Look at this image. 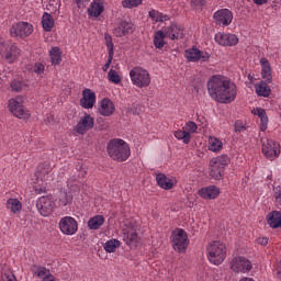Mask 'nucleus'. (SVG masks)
<instances>
[{
    "label": "nucleus",
    "instance_id": "37",
    "mask_svg": "<svg viewBox=\"0 0 281 281\" xmlns=\"http://www.w3.org/2000/svg\"><path fill=\"white\" fill-rule=\"evenodd\" d=\"M121 246L122 243L120 240L110 239L104 244L103 249L106 251V254H115Z\"/></svg>",
    "mask_w": 281,
    "mask_h": 281
},
{
    "label": "nucleus",
    "instance_id": "49",
    "mask_svg": "<svg viewBox=\"0 0 281 281\" xmlns=\"http://www.w3.org/2000/svg\"><path fill=\"white\" fill-rule=\"evenodd\" d=\"M273 276L281 281V261H278L273 268Z\"/></svg>",
    "mask_w": 281,
    "mask_h": 281
},
{
    "label": "nucleus",
    "instance_id": "46",
    "mask_svg": "<svg viewBox=\"0 0 281 281\" xmlns=\"http://www.w3.org/2000/svg\"><path fill=\"white\" fill-rule=\"evenodd\" d=\"M33 72L37 74V76H43V74H45V64L35 63L33 66Z\"/></svg>",
    "mask_w": 281,
    "mask_h": 281
},
{
    "label": "nucleus",
    "instance_id": "52",
    "mask_svg": "<svg viewBox=\"0 0 281 281\" xmlns=\"http://www.w3.org/2000/svg\"><path fill=\"white\" fill-rule=\"evenodd\" d=\"M42 281H56V278L53 274H48V277H44Z\"/></svg>",
    "mask_w": 281,
    "mask_h": 281
},
{
    "label": "nucleus",
    "instance_id": "27",
    "mask_svg": "<svg viewBox=\"0 0 281 281\" xmlns=\"http://www.w3.org/2000/svg\"><path fill=\"white\" fill-rule=\"evenodd\" d=\"M267 223L271 229H281V212L272 211L267 215Z\"/></svg>",
    "mask_w": 281,
    "mask_h": 281
},
{
    "label": "nucleus",
    "instance_id": "53",
    "mask_svg": "<svg viewBox=\"0 0 281 281\" xmlns=\"http://www.w3.org/2000/svg\"><path fill=\"white\" fill-rule=\"evenodd\" d=\"M268 0H254V3H256V5H265V3H267Z\"/></svg>",
    "mask_w": 281,
    "mask_h": 281
},
{
    "label": "nucleus",
    "instance_id": "57",
    "mask_svg": "<svg viewBox=\"0 0 281 281\" xmlns=\"http://www.w3.org/2000/svg\"><path fill=\"white\" fill-rule=\"evenodd\" d=\"M53 10H58V3L53 8Z\"/></svg>",
    "mask_w": 281,
    "mask_h": 281
},
{
    "label": "nucleus",
    "instance_id": "41",
    "mask_svg": "<svg viewBox=\"0 0 281 281\" xmlns=\"http://www.w3.org/2000/svg\"><path fill=\"white\" fill-rule=\"evenodd\" d=\"M108 79L110 82H113V85H120V82H122V77H120V74L113 69H110L108 72Z\"/></svg>",
    "mask_w": 281,
    "mask_h": 281
},
{
    "label": "nucleus",
    "instance_id": "44",
    "mask_svg": "<svg viewBox=\"0 0 281 281\" xmlns=\"http://www.w3.org/2000/svg\"><path fill=\"white\" fill-rule=\"evenodd\" d=\"M143 0H123L122 5L123 8L133 9L137 8V5H142Z\"/></svg>",
    "mask_w": 281,
    "mask_h": 281
},
{
    "label": "nucleus",
    "instance_id": "5",
    "mask_svg": "<svg viewBox=\"0 0 281 281\" xmlns=\"http://www.w3.org/2000/svg\"><path fill=\"white\" fill-rule=\"evenodd\" d=\"M8 109L19 120H30V110L23 105V98L15 97L9 100Z\"/></svg>",
    "mask_w": 281,
    "mask_h": 281
},
{
    "label": "nucleus",
    "instance_id": "39",
    "mask_svg": "<svg viewBox=\"0 0 281 281\" xmlns=\"http://www.w3.org/2000/svg\"><path fill=\"white\" fill-rule=\"evenodd\" d=\"M32 273L33 276H35V278H42V280L44 278L52 276V272L49 271V269L41 266H34L32 268Z\"/></svg>",
    "mask_w": 281,
    "mask_h": 281
},
{
    "label": "nucleus",
    "instance_id": "2",
    "mask_svg": "<svg viewBox=\"0 0 281 281\" xmlns=\"http://www.w3.org/2000/svg\"><path fill=\"white\" fill-rule=\"evenodd\" d=\"M106 153L113 161H126L131 157V147L122 138H113L106 145Z\"/></svg>",
    "mask_w": 281,
    "mask_h": 281
},
{
    "label": "nucleus",
    "instance_id": "6",
    "mask_svg": "<svg viewBox=\"0 0 281 281\" xmlns=\"http://www.w3.org/2000/svg\"><path fill=\"white\" fill-rule=\"evenodd\" d=\"M211 166V177L216 181L223 178V172H225V166H229V156L221 155L216 158H213L210 161Z\"/></svg>",
    "mask_w": 281,
    "mask_h": 281
},
{
    "label": "nucleus",
    "instance_id": "43",
    "mask_svg": "<svg viewBox=\"0 0 281 281\" xmlns=\"http://www.w3.org/2000/svg\"><path fill=\"white\" fill-rule=\"evenodd\" d=\"M183 130L186 131V133H189V135H192V134L196 133V131H199V125H196V123H194V121H188L184 124Z\"/></svg>",
    "mask_w": 281,
    "mask_h": 281
},
{
    "label": "nucleus",
    "instance_id": "36",
    "mask_svg": "<svg viewBox=\"0 0 281 281\" xmlns=\"http://www.w3.org/2000/svg\"><path fill=\"white\" fill-rule=\"evenodd\" d=\"M104 225V216L95 215L88 221L89 229H100Z\"/></svg>",
    "mask_w": 281,
    "mask_h": 281
},
{
    "label": "nucleus",
    "instance_id": "40",
    "mask_svg": "<svg viewBox=\"0 0 281 281\" xmlns=\"http://www.w3.org/2000/svg\"><path fill=\"white\" fill-rule=\"evenodd\" d=\"M173 136L176 139H180L183 142V144H190V140L192 139V135H190V132H186L184 130H178L173 133Z\"/></svg>",
    "mask_w": 281,
    "mask_h": 281
},
{
    "label": "nucleus",
    "instance_id": "16",
    "mask_svg": "<svg viewBox=\"0 0 281 281\" xmlns=\"http://www.w3.org/2000/svg\"><path fill=\"white\" fill-rule=\"evenodd\" d=\"M94 124L95 121L92 115L85 113V115L80 117L79 122L75 126V131L76 133H78V135H85L88 133V131H91V128H93Z\"/></svg>",
    "mask_w": 281,
    "mask_h": 281
},
{
    "label": "nucleus",
    "instance_id": "11",
    "mask_svg": "<svg viewBox=\"0 0 281 281\" xmlns=\"http://www.w3.org/2000/svg\"><path fill=\"white\" fill-rule=\"evenodd\" d=\"M59 229L65 236H74L78 232V221L71 216H65L59 221Z\"/></svg>",
    "mask_w": 281,
    "mask_h": 281
},
{
    "label": "nucleus",
    "instance_id": "3",
    "mask_svg": "<svg viewBox=\"0 0 281 281\" xmlns=\"http://www.w3.org/2000/svg\"><path fill=\"white\" fill-rule=\"evenodd\" d=\"M206 251L209 261L217 267L218 265H223L227 258V246L221 240L211 241L206 248Z\"/></svg>",
    "mask_w": 281,
    "mask_h": 281
},
{
    "label": "nucleus",
    "instance_id": "47",
    "mask_svg": "<svg viewBox=\"0 0 281 281\" xmlns=\"http://www.w3.org/2000/svg\"><path fill=\"white\" fill-rule=\"evenodd\" d=\"M273 199L277 205H281V186L273 188Z\"/></svg>",
    "mask_w": 281,
    "mask_h": 281
},
{
    "label": "nucleus",
    "instance_id": "19",
    "mask_svg": "<svg viewBox=\"0 0 281 281\" xmlns=\"http://www.w3.org/2000/svg\"><path fill=\"white\" fill-rule=\"evenodd\" d=\"M162 32H165L167 38L171 41H179V38H183V27L176 23H171L169 26H166Z\"/></svg>",
    "mask_w": 281,
    "mask_h": 281
},
{
    "label": "nucleus",
    "instance_id": "33",
    "mask_svg": "<svg viewBox=\"0 0 281 281\" xmlns=\"http://www.w3.org/2000/svg\"><path fill=\"white\" fill-rule=\"evenodd\" d=\"M7 209L13 214H20V212L23 210V204L21 201H19V199H9L7 201Z\"/></svg>",
    "mask_w": 281,
    "mask_h": 281
},
{
    "label": "nucleus",
    "instance_id": "21",
    "mask_svg": "<svg viewBox=\"0 0 281 281\" xmlns=\"http://www.w3.org/2000/svg\"><path fill=\"white\" fill-rule=\"evenodd\" d=\"M80 105L82 109H93L95 105V92L91 89H85L80 99Z\"/></svg>",
    "mask_w": 281,
    "mask_h": 281
},
{
    "label": "nucleus",
    "instance_id": "55",
    "mask_svg": "<svg viewBox=\"0 0 281 281\" xmlns=\"http://www.w3.org/2000/svg\"><path fill=\"white\" fill-rule=\"evenodd\" d=\"M8 44L3 43V40L0 38V54L1 49H3Z\"/></svg>",
    "mask_w": 281,
    "mask_h": 281
},
{
    "label": "nucleus",
    "instance_id": "8",
    "mask_svg": "<svg viewBox=\"0 0 281 281\" xmlns=\"http://www.w3.org/2000/svg\"><path fill=\"white\" fill-rule=\"evenodd\" d=\"M171 241L176 251H186V249H188V245H190V241L188 240V233L181 228L173 231Z\"/></svg>",
    "mask_w": 281,
    "mask_h": 281
},
{
    "label": "nucleus",
    "instance_id": "26",
    "mask_svg": "<svg viewBox=\"0 0 281 281\" xmlns=\"http://www.w3.org/2000/svg\"><path fill=\"white\" fill-rule=\"evenodd\" d=\"M252 115H257L260 120L259 126L260 131L265 133L269 126V116H267V112L265 109L256 108L251 111Z\"/></svg>",
    "mask_w": 281,
    "mask_h": 281
},
{
    "label": "nucleus",
    "instance_id": "38",
    "mask_svg": "<svg viewBox=\"0 0 281 281\" xmlns=\"http://www.w3.org/2000/svg\"><path fill=\"white\" fill-rule=\"evenodd\" d=\"M42 26L45 30V32H52L54 27V18L52 14L45 12L42 16Z\"/></svg>",
    "mask_w": 281,
    "mask_h": 281
},
{
    "label": "nucleus",
    "instance_id": "35",
    "mask_svg": "<svg viewBox=\"0 0 281 281\" xmlns=\"http://www.w3.org/2000/svg\"><path fill=\"white\" fill-rule=\"evenodd\" d=\"M149 19H151V21H155V23H164V21H169L170 16L155 10L151 9L149 12Z\"/></svg>",
    "mask_w": 281,
    "mask_h": 281
},
{
    "label": "nucleus",
    "instance_id": "1",
    "mask_svg": "<svg viewBox=\"0 0 281 281\" xmlns=\"http://www.w3.org/2000/svg\"><path fill=\"white\" fill-rule=\"evenodd\" d=\"M210 98L220 104H231L238 95V87L223 75H213L206 82Z\"/></svg>",
    "mask_w": 281,
    "mask_h": 281
},
{
    "label": "nucleus",
    "instance_id": "13",
    "mask_svg": "<svg viewBox=\"0 0 281 281\" xmlns=\"http://www.w3.org/2000/svg\"><path fill=\"white\" fill-rule=\"evenodd\" d=\"M36 207L42 216H49L54 212L56 203L54 202V198L49 195L41 196L36 202Z\"/></svg>",
    "mask_w": 281,
    "mask_h": 281
},
{
    "label": "nucleus",
    "instance_id": "28",
    "mask_svg": "<svg viewBox=\"0 0 281 281\" xmlns=\"http://www.w3.org/2000/svg\"><path fill=\"white\" fill-rule=\"evenodd\" d=\"M131 32H133V23L126 21L121 22L119 26L114 29V35L119 38L126 36V34H131Z\"/></svg>",
    "mask_w": 281,
    "mask_h": 281
},
{
    "label": "nucleus",
    "instance_id": "14",
    "mask_svg": "<svg viewBox=\"0 0 281 281\" xmlns=\"http://www.w3.org/2000/svg\"><path fill=\"white\" fill-rule=\"evenodd\" d=\"M0 55L7 63L12 65V63H16V60H19V57L21 56V49L19 46H16V44H7V46L1 49Z\"/></svg>",
    "mask_w": 281,
    "mask_h": 281
},
{
    "label": "nucleus",
    "instance_id": "29",
    "mask_svg": "<svg viewBox=\"0 0 281 281\" xmlns=\"http://www.w3.org/2000/svg\"><path fill=\"white\" fill-rule=\"evenodd\" d=\"M260 65H261L262 79L266 80V82H271V80H272L271 64L269 63V59H267L266 57H262L260 59Z\"/></svg>",
    "mask_w": 281,
    "mask_h": 281
},
{
    "label": "nucleus",
    "instance_id": "9",
    "mask_svg": "<svg viewBox=\"0 0 281 281\" xmlns=\"http://www.w3.org/2000/svg\"><path fill=\"white\" fill-rule=\"evenodd\" d=\"M34 32V26L27 22H18L10 29L13 38H27Z\"/></svg>",
    "mask_w": 281,
    "mask_h": 281
},
{
    "label": "nucleus",
    "instance_id": "18",
    "mask_svg": "<svg viewBox=\"0 0 281 281\" xmlns=\"http://www.w3.org/2000/svg\"><path fill=\"white\" fill-rule=\"evenodd\" d=\"M184 56L189 63H207L210 55L207 52H202L199 48H189L186 50Z\"/></svg>",
    "mask_w": 281,
    "mask_h": 281
},
{
    "label": "nucleus",
    "instance_id": "20",
    "mask_svg": "<svg viewBox=\"0 0 281 281\" xmlns=\"http://www.w3.org/2000/svg\"><path fill=\"white\" fill-rule=\"evenodd\" d=\"M100 115H103L104 117H111L113 113H115V104L111 99L104 98L99 102V109H98Z\"/></svg>",
    "mask_w": 281,
    "mask_h": 281
},
{
    "label": "nucleus",
    "instance_id": "31",
    "mask_svg": "<svg viewBox=\"0 0 281 281\" xmlns=\"http://www.w3.org/2000/svg\"><path fill=\"white\" fill-rule=\"evenodd\" d=\"M48 56L50 59L52 65H60L63 63V50H60V47L58 46H53L48 50Z\"/></svg>",
    "mask_w": 281,
    "mask_h": 281
},
{
    "label": "nucleus",
    "instance_id": "15",
    "mask_svg": "<svg viewBox=\"0 0 281 281\" xmlns=\"http://www.w3.org/2000/svg\"><path fill=\"white\" fill-rule=\"evenodd\" d=\"M213 19L216 25L227 27V25H232V21H234V13H232L229 9H221L213 14Z\"/></svg>",
    "mask_w": 281,
    "mask_h": 281
},
{
    "label": "nucleus",
    "instance_id": "17",
    "mask_svg": "<svg viewBox=\"0 0 281 281\" xmlns=\"http://www.w3.org/2000/svg\"><path fill=\"white\" fill-rule=\"evenodd\" d=\"M214 38L217 45L222 47H234L238 45V36L236 34L218 32Z\"/></svg>",
    "mask_w": 281,
    "mask_h": 281
},
{
    "label": "nucleus",
    "instance_id": "10",
    "mask_svg": "<svg viewBox=\"0 0 281 281\" xmlns=\"http://www.w3.org/2000/svg\"><path fill=\"white\" fill-rule=\"evenodd\" d=\"M261 144V153L267 159H276V157L280 155V143L273 139L263 138Z\"/></svg>",
    "mask_w": 281,
    "mask_h": 281
},
{
    "label": "nucleus",
    "instance_id": "54",
    "mask_svg": "<svg viewBox=\"0 0 281 281\" xmlns=\"http://www.w3.org/2000/svg\"><path fill=\"white\" fill-rule=\"evenodd\" d=\"M193 5H203V0H192Z\"/></svg>",
    "mask_w": 281,
    "mask_h": 281
},
{
    "label": "nucleus",
    "instance_id": "22",
    "mask_svg": "<svg viewBox=\"0 0 281 281\" xmlns=\"http://www.w3.org/2000/svg\"><path fill=\"white\" fill-rule=\"evenodd\" d=\"M104 38H105V45L108 47V60L105 65H103L102 71H109V68L111 67V63H113L114 44H113V37L109 33H105Z\"/></svg>",
    "mask_w": 281,
    "mask_h": 281
},
{
    "label": "nucleus",
    "instance_id": "45",
    "mask_svg": "<svg viewBox=\"0 0 281 281\" xmlns=\"http://www.w3.org/2000/svg\"><path fill=\"white\" fill-rule=\"evenodd\" d=\"M72 199L74 196H71V194L63 192L60 193V196H59V204L63 206L68 205V203H71Z\"/></svg>",
    "mask_w": 281,
    "mask_h": 281
},
{
    "label": "nucleus",
    "instance_id": "42",
    "mask_svg": "<svg viewBox=\"0 0 281 281\" xmlns=\"http://www.w3.org/2000/svg\"><path fill=\"white\" fill-rule=\"evenodd\" d=\"M10 87L12 91H14L15 93H20V91H23V89H25L27 85H25V82L21 80H13Z\"/></svg>",
    "mask_w": 281,
    "mask_h": 281
},
{
    "label": "nucleus",
    "instance_id": "56",
    "mask_svg": "<svg viewBox=\"0 0 281 281\" xmlns=\"http://www.w3.org/2000/svg\"><path fill=\"white\" fill-rule=\"evenodd\" d=\"M52 5H54V4L48 3V4H47V10H52V9H50V8H52Z\"/></svg>",
    "mask_w": 281,
    "mask_h": 281
},
{
    "label": "nucleus",
    "instance_id": "48",
    "mask_svg": "<svg viewBox=\"0 0 281 281\" xmlns=\"http://www.w3.org/2000/svg\"><path fill=\"white\" fill-rule=\"evenodd\" d=\"M247 131V126L243 121H236L235 122V133H245Z\"/></svg>",
    "mask_w": 281,
    "mask_h": 281
},
{
    "label": "nucleus",
    "instance_id": "12",
    "mask_svg": "<svg viewBox=\"0 0 281 281\" xmlns=\"http://www.w3.org/2000/svg\"><path fill=\"white\" fill-rule=\"evenodd\" d=\"M231 269L234 273H249L254 265L245 257H235L231 262Z\"/></svg>",
    "mask_w": 281,
    "mask_h": 281
},
{
    "label": "nucleus",
    "instance_id": "34",
    "mask_svg": "<svg viewBox=\"0 0 281 281\" xmlns=\"http://www.w3.org/2000/svg\"><path fill=\"white\" fill-rule=\"evenodd\" d=\"M168 37L165 31H157L154 35V45L156 49H164L165 38Z\"/></svg>",
    "mask_w": 281,
    "mask_h": 281
},
{
    "label": "nucleus",
    "instance_id": "32",
    "mask_svg": "<svg viewBox=\"0 0 281 281\" xmlns=\"http://www.w3.org/2000/svg\"><path fill=\"white\" fill-rule=\"evenodd\" d=\"M209 150H211V153H221V150H223V140L216 138L215 136H210Z\"/></svg>",
    "mask_w": 281,
    "mask_h": 281
},
{
    "label": "nucleus",
    "instance_id": "7",
    "mask_svg": "<svg viewBox=\"0 0 281 281\" xmlns=\"http://www.w3.org/2000/svg\"><path fill=\"white\" fill-rule=\"evenodd\" d=\"M123 240L128 245V247H137L139 245V235L137 234V226L132 222L124 225L123 229Z\"/></svg>",
    "mask_w": 281,
    "mask_h": 281
},
{
    "label": "nucleus",
    "instance_id": "23",
    "mask_svg": "<svg viewBox=\"0 0 281 281\" xmlns=\"http://www.w3.org/2000/svg\"><path fill=\"white\" fill-rule=\"evenodd\" d=\"M156 181L162 190H172L177 186V180L167 177L165 173H158L156 176Z\"/></svg>",
    "mask_w": 281,
    "mask_h": 281
},
{
    "label": "nucleus",
    "instance_id": "24",
    "mask_svg": "<svg viewBox=\"0 0 281 281\" xmlns=\"http://www.w3.org/2000/svg\"><path fill=\"white\" fill-rule=\"evenodd\" d=\"M198 194L201 196V199L214 200L217 199L221 194V189H218L216 186H209L206 188L200 189Z\"/></svg>",
    "mask_w": 281,
    "mask_h": 281
},
{
    "label": "nucleus",
    "instance_id": "51",
    "mask_svg": "<svg viewBox=\"0 0 281 281\" xmlns=\"http://www.w3.org/2000/svg\"><path fill=\"white\" fill-rule=\"evenodd\" d=\"M258 245H261L262 247H267L269 245V238L268 237H259L257 239Z\"/></svg>",
    "mask_w": 281,
    "mask_h": 281
},
{
    "label": "nucleus",
    "instance_id": "25",
    "mask_svg": "<svg viewBox=\"0 0 281 281\" xmlns=\"http://www.w3.org/2000/svg\"><path fill=\"white\" fill-rule=\"evenodd\" d=\"M104 12V0H93L88 9L89 16L98 19Z\"/></svg>",
    "mask_w": 281,
    "mask_h": 281
},
{
    "label": "nucleus",
    "instance_id": "50",
    "mask_svg": "<svg viewBox=\"0 0 281 281\" xmlns=\"http://www.w3.org/2000/svg\"><path fill=\"white\" fill-rule=\"evenodd\" d=\"M49 171H41V166L37 168L36 177L37 179H41V181H45V175H47Z\"/></svg>",
    "mask_w": 281,
    "mask_h": 281
},
{
    "label": "nucleus",
    "instance_id": "30",
    "mask_svg": "<svg viewBox=\"0 0 281 281\" xmlns=\"http://www.w3.org/2000/svg\"><path fill=\"white\" fill-rule=\"evenodd\" d=\"M271 82L269 81H260L255 86V91L257 95L261 98H269L271 95V88L269 87Z\"/></svg>",
    "mask_w": 281,
    "mask_h": 281
},
{
    "label": "nucleus",
    "instance_id": "4",
    "mask_svg": "<svg viewBox=\"0 0 281 281\" xmlns=\"http://www.w3.org/2000/svg\"><path fill=\"white\" fill-rule=\"evenodd\" d=\"M130 78L132 80V85H134V87H138V89L150 87V74L146 68L139 66L134 67L130 71Z\"/></svg>",
    "mask_w": 281,
    "mask_h": 281
}]
</instances>
